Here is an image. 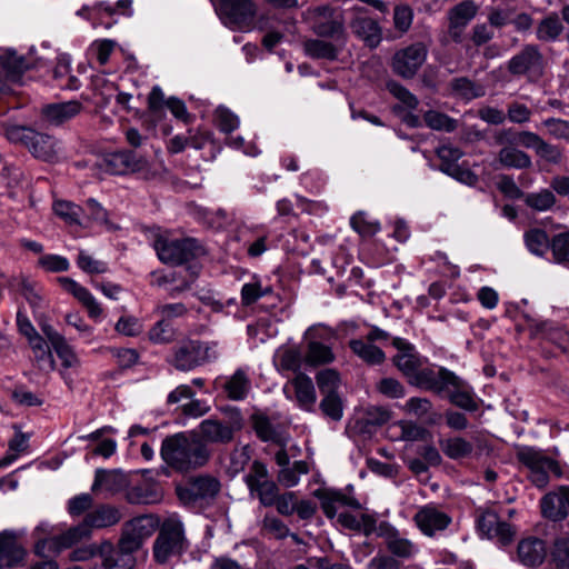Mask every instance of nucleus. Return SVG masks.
Listing matches in <instances>:
<instances>
[{"label":"nucleus","instance_id":"f257e3e1","mask_svg":"<svg viewBox=\"0 0 569 569\" xmlns=\"http://www.w3.org/2000/svg\"><path fill=\"white\" fill-rule=\"evenodd\" d=\"M160 456L174 471L187 473L207 466L212 450L196 431L178 432L162 440Z\"/></svg>","mask_w":569,"mask_h":569},{"label":"nucleus","instance_id":"f03ea898","mask_svg":"<svg viewBox=\"0 0 569 569\" xmlns=\"http://www.w3.org/2000/svg\"><path fill=\"white\" fill-rule=\"evenodd\" d=\"M418 383L420 388L437 395L447 393L450 402L463 410L473 412L479 408L471 387L445 367L426 369L419 375Z\"/></svg>","mask_w":569,"mask_h":569},{"label":"nucleus","instance_id":"7ed1b4c3","mask_svg":"<svg viewBox=\"0 0 569 569\" xmlns=\"http://www.w3.org/2000/svg\"><path fill=\"white\" fill-rule=\"evenodd\" d=\"M1 131L8 141L22 146L37 160L47 163H57L60 160L61 142L52 134L9 123H2Z\"/></svg>","mask_w":569,"mask_h":569},{"label":"nucleus","instance_id":"20e7f679","mask_svg":"<svg viewBox=\"0 0 569 569\" xmlns=\"http://www.w3.org/2000/svg\"><path fill=\"white\" fill-rule=\"evenodd\" d=\"M493 141L499 146L495 157V164L501 169L527 170L532 167L531 157L517 144H521L520 131L512 128H503L495 131Z\"/></svg>","mask_w":569,"mask_h":569},{"label":"nucleus","instance_id":"39448f33","mask_svg":"<svg viewBox=\"0 0 569 569\" xmlns=\"http://www.w3.org/2000/svg\"><path fill=\"white\" fill-rule=\"evenodd\" d=\"M316 382L322 399L319 409L331 421L338 422L343 417L345 403L338 390L341 385L340 373L332 368L322 369L316 375Z\"/></svg>","mask_w":569,"mask_h":569},{"label":"nucleus","instance_id":"423d86ee","mask_svg":"<svg viewBox=\"0 0 569 569\" xmlns=\"http://www.w3.org/2000/svg\"><path fill=\"white\" fill-rule=\"evenodd\" d=\"M184 532L181 521L170 517L163 521L153 542V557L160 563H167L170 558L180 556L184 550Z\"/></svg>","mask_w":569,"mask_h":569},{"label":"nucleus","instance_id":"0eeeda50","mask_svg":"<svg viewBox=\"0 0 569 569\" xmlns=\"http://www.w3.org/2000/svg\"><path fill=\"white\" fill-rule=\"evenodd\" d=\"M217 343H207L200 340H183L173 349L169 361L179 371L192 370L217 357Z\"/></svg>","mask_w":569,"mask_h":569},{"label":"nucleus","instance_id":"6e6552de","mask_svg":"<svg viewBox=\"0 0 569 569\" xmlns=\"http://www.w3.org/2000/svg\"><path fill=\"white\" fill-rule=\"evenodd\" d=\"M306 19L311 29L320 37L331 38L341 46L346 42V31L341 14L329 6L310 8L306 12Z\"/></svg>","mask_w":569,"mask_h":569},{"label":"nucleus","instance_id":"1a4fd4ad","mask_svg":"<svg viewBox=\"0 0 569 569\" xmlns=\"http://www.w3.org/2000/svg\"><path fill=\"white\" fill-rule=\"evenodd\" d=\"M428 52V46L422 41L398 49L390 61L391 71L406 80L415 78L425 64Z\"/></svg>","mask_w":569,"mask_h":569},{"label":"nucleus","instance_id":"9d476101","mask_svg":"<svg viewBox=\"0 0 569 569\" xmlns=\"http://www.w3.org/2000/svg\"><path fill=\"white\" fill-rule=\"evenodd\" d=\"M517 458L530 470V480L538 488H545L549 483V472L558 478L562 476V470L556 460L533 448H521L517 452Z\"/></svg>","mask_w":569,"mask_h":569},{"label":"nucleus","instance_id":"9b49d317","mask_svg":"<svg viewBox=\"0 0 569 569\" xmlns=\"http://www.w3.org/2000/svg\"><path fill=\"white\" fill-rule=\"evenodd\" d=\"M244 482L252 497L258 498L263 507H272L277 503V496L280 492L278 483L270 479L267 466L254 460L244 476Z\"/></svg>","mask_w":569,"mask_h":569},{"label":"nucleus","instance_id":"f8f14e48","mask_svg":"<svg viewBox=\"0 0 569 569\" xmlns=\"http://www.w3.org/2000/svg\"><path fill=\"white\" fill-rule=\"evenodd\" d=\"M221 488L220 481L210 475H200L188 479L176 487L179 500L188 506L198 501L211 500L217 497Z\"/></svg>","mask_w":569,"mask_h":569},{"label":"nucleus","instance_id":"ddd939ff","mask_svg":"<svg viewBox=\"0 0 569 569\" xmlns=\"http://www.w3.org/2000/svg\"><path fill=\"white\" fill-rule=\"evenodd\" d=\"M154 247L159 259L170 264H181L203 253V248L192 238L158 239Z\"/></svg>","mask_w":569,"mask_h":569},{"label":"nucleus","instance_id":"4468645a","mask_svg":"<svg viewBox=\"0 0 569 569\" xmlns=\"http://www.w3.org/2000/svg\"><path fill=\"white\" fill-rule=\"evenodd\" d=\"M241 428L242 418L237 411L231 421L226 422L216 418L202 420L196 433L208 447L209 445H228L233 440L236 431Z\"/></svg>","mask_w":569,"mask_h":569},{"label":"nucleus","instance_id":"2eb2a0df","mask_svg":"<svg viewBox=\"0 0 569 569\" xmlns=\"http://www.w3.org/2000/svg\"><path fill=\"white\" fill-rule=\"evenodd\" d=\"M545 58L537 44H526L508 62L507 69L512 76H527L530 80L542 77Z\"/></svg>","mask_w":569,"mask_h":569},{"label":"nucleus","instance_id":"dca6fc26","mask_svg":"<svg viewBox=\"0 0 569 569\" xmlns=\"http://www.w3.org/2000/svg\"><path fill=\"white\" fill-rule=\"evenodd\" d=\"M218 11L227 24L239 30H250L258 6L253 0H219Z\"/></svg>","mask_w":569,"mask_h":569},{"label":"nucleus","instance_id":"f3484780","mask_svg":"<svg viewBox=\"0 0 569 569\" xmlns=\"http://www.w3.org/2000/svg\"><path fill=\"white\" fill-rule=\"evenodd\" d=\"M392 346L398 350L392 359L395 366L409 378L411 385L420 388L419 375L427 368H421L423 360L416 351L415 346L402 338H393Z\"/></svg>","mask_w":569,"mask_h":569},{"label":"nucleus","instance_id":"a211bd4d","mask_svg":"<svg viewBox=\"0 0 569 569\" xmlns=\"http://www.w3.org/2000/svg\"><path fill=\"white\" fill-rule=\"evenodd\" d=\"M97 166L110 174H128L143 170L147 162L131 151H117L106 154Z\"/></svg>","mask_w":569,"mask_h":569},{"label":"nucleus","instance_id":"6ab92c4d","mask_svg":"<svg viewBox=\"0 0 569 569\" xmlns=\"http://www.w3.org/2000/svg\"><path fill=\"white\" fill-rule=\"evenodd\" d=\"M477 525L483 536L489 539H497L502 546L509 545L516 535L513 527L502 521L492 510L480 511Z\"/></svg>","mask_w":569,"mask_h":569},{"label":"nucleus","instance_id":"aec40b11","mask_svg":"<svg viewBox=\"0 0 569 569\" xmlns=\"http://www.w3.org/2000/svg\"><path fill=\"white\" fill-rule=\"evenodd\" d=\"M548 555V548L545 540L529 536L522 538L517 546V559L527 568L540 567Z\"/></svg>","mask_w":569,"mask_h":569},{"label":"nucleus","instance_id":"412c9836","mask_svg":"<svg viewBox=\"0 0 569 569\" xmlns=\"http://www.w3.org/2000/svg\"><path fill=\"white\" fill-rule=\"evenodd\" d=\"M477 12L478 7L472 1L460 2L450 9L448 34L452 41L457 43L462 41L463 30Z\"/></svg>","mask_w":569,"mask_h":569},{"label":"nucleus","instance_id":"4be33fe9","mask_svg":"<svg viewBox=\"0 0 569 569\" xmlns=\"http://www.w3.org/2000/svg\"><path fill=\"white\" fill-rule=\"evenodd\" d=\"M440 448L448 458L459 460L470 457L475 448L482 451L486 448V442L481 435L477 433L471 437V440H467L462 437H452L441 440Z\"/></svg>","mask_w":569,"mask_h":569},{"label":"nucleus","instance_id":"5701e85b","mask_svg":"<svg viewBox=\"0 0 569 569\" xmlns=\"http://www.w3.org/2000/svg\"><path fill=\"white\" fill-rule=\"evenodd\" d=\"M82 109V103L77 100L49 103L42 107L41 118L49 126L59 127L77 117Z\"/></svg>","mask_w":569,"mask_h":569},{"label":"nucleus","instance_id":"b1692460","mask_svg":"<svg viewBox=\"0 0 569 569\" xmlns=\"http://www.w3.org/2000/svg\"><path fill=\"white\" fill-rule=\"evenodd\" d=\"M542 516L551 521H561L568 516L569 487H560L541 499Z\"/></svg>","mask_w":569,"mask_h":569},{"label":"nucleus","instance_id":"393cba45","mask_svg":"<svg viewBox=\"0 0 569 569\" xmlns=\"http://www.w3.org/2000/svg\"><path fill=\"white\" fill-rule=\"evenodd\" d=\"M40 328L61 360L62 367L66 369L78 368L80 360L64 337L47 322L40 323Z\"/></svg>","mask_w":569,"mask_h":569},{"label":"nucleus","instance_id":"a878e982","mask_svg":"<svg viewBox=\"0 0 569 569\" xmlns=\"http://www.w3.org/2000/svg\"><path fill=\"white\" fill-rule=\"evenodd\" d=\"M521 146L533 149L537 157L543 161L558 164L562 159V151L559 147L548 143L539 134L532 131H520Z\"/></svg>","mask_w":569,"mask_h":569},{"label":"nucleus","instance_id":"bb28decb","mask_svg":"<svg viewBox=\"0 0 569 569\" xmlns=\"http://www.w3.org/2000/svg\"><path fill=\"white\" fill-rule=\"evenodd\" d=\"M129 486V479L127 475L120 470H104L97 469L94 473V480L91 487L93 493L107 492L109 495H116Z\"/></svg>","mask_w":569,"mask_h":569},{"label":"nucleus","instance_id":"cd10ccee","mask_svg":"<svg viewBox=\"0 0 569 569\" xmlns=\"http://www.w3.org/2000/svg\"><path fill=\"white\" fill-rule=\"evenodd\" d=\"M289 385L293 388L298 406L306 411H313L317 402V392L312 379L303 372H298L289 381Z\"/></svg>","mask_w":569,"mask_h":569},{"label":"nucleus","instance_id":"c85d7f7f","mask_svg":"<svg viewBox=\"0 0 569 569\" xmlns=\"http://www.w3.org/2000/svg\"><path fill=\"white\" fill-rule=\"evenodd\" d=\"M121 518V512L117 507L103 503L87 512L83 521L92 533L93 529H103L117 525Z\"/></svg>","mask_w":569,"mask_h":569},{"label":"nucleus","instance_id":"c756f323","mask_svg":"<svg viewBox=\"0 0 569 569\" xmlns=\"http://www.w3.org/2000/svg\"><path fill=\"white\" fill-rule=\"evenodd\" d=\"M415 521L425 535L432 536L449 526L450 517L435 507H425L416 513Z\"/></svg>","mask_w":569,"mask_h":569},{"label":"nucleus","instance_id":"7c9ffc66","mask_svg":"<svg viewBox=\"0 0 569 569\" xmlns=\"http://www.w3.org/2000/svg\"><path fill=\"white\" fill-rule=\"evenodd\" d=\"M163 492L159 485L142 481L127 489L124 498L131 505H152L162 500Z\"/></svg>","mask_w":569,"mask_h":569},{"label":"nucleus","instance_id":"2f4dec72","mask_svg":"<svg viewBox=\"0 0 569 569\" xmlns=\"http://www.w3.org/2000/svg\"><path fill=\"white\" fill-rule=\"evenodd\" d=\"M24 556L26 550L18 542L14 533L8 531L0 533V569L19 565Z\"/></svg>","mask_w":569,"mask_h":569},{"label":"nucleus","instance_id":"473e14b6","mask_svg":"<svg viewBox=\"0 0 569 569\" xmlns=\"http://www.w3.org/2000/svg\"><path fill=\"white\" fill-rule=\"evenodd\" d=\"M350 29L370 48H376L381 41V29L378 22L368 16L357 14L350 21Z\"/></svg>","mask_w":569,"mask_h":569},{"label":"nucleus","instance_id":"72a5a7b5","mask_svg":"<svg viewBox=\"0 0 569 569\" xmlns=\"http://www.w3.org/2000/svg\"><path fill=\"white\" fill-rule=\"evenodd\" d=\"M565 30L561 18L557 12L543 17L536 27V38L541 42H556Z\"/></svg>","mask_w":569,"mask_h":569},{"label":"nucleus","instance_id":"f704fd0d","mask_svg":"<svg viewBox=\"0 0 569 569\" xmlns=\"http://www.w3.org/2000/svg\"><path fill=\"white\" fill-rule=\"evenodd\" d=\"M0 66L8 80L17 82L22 74L30 69V63L23 56L13 50H7L0 54Z\"/></svg>","mask_w":569,"mask_h":569},{"label":"nucleus","instance_id":"c9c22d12","mask_svg":"<svg viewBox=\"0 0 569 569\" xmlns=\"http://www.w3.org/2000/svg\"><path fill=\"white\" fill-rule=\"evenodd\" d=\"M143 545V541L140 540L132 531H130L126 526L122 528V533L118 542L119 553L123 559L122 567L123 569H133L136 566V559L133 553L138 551Z\"/></svg>","mask_w":569,"mask_h":569},{"label":"nucleus","instance_id":"e433bc0d","mask_svg":"<svg viewBox=\"0 0 569 569\" xmlns=\"http://www.w3.org/2000/svg\"><path fill=\"white\" fill-rule=\"evenodd\" d=\"M338 43L333 44L321 39H308L303 41L302 47L306 56L312 59L336 60L343 47L340 42Z\"/></svg>","mask_w":569,"mask_h":569},{"label":"nucleus","instance_id":"4c0bfd02","mask_svg":"<svg viewBox=\"0 0 569 569\" xmlns=\"http://www.w3.org/2000/svg\"><path fill=\"white\" fill-rule=\"evenodd\" d=\"M349 347L355 355L368 365H380L385 361V352L377 346L362 339L350 340Z\"/></svg>","mask_w":569,"mask_h":569},{"label":"nucleus","instance_id":"58836bf2","mask_svg":"<svg viewBox=\"0 0 569 569\" xmlns=\"http://www.w3.org/2000/svg\"><path fill=\"white\" fill-rule=\"evenodd\" d=\"M451 91L455 96L463 100H472L483 97L486 93L482 84L476 83L467 77L455 78L450 82Z\"/></svg>","mask_w":569,"mask_h":569},{"label":"nucleus","instance_id":"ea45409f","mask_svg":"<svg viewBox=\"0 0 569 569\" xmlns=\"http://www.w3.org/2000/svg\"><path fill=\"white\" fill-rule=\"evenodd\" d=\"M251 422L257 437L261 441H272L280 446H286V442L281 439L267 416L254 413L251 416Z\"/></svg>","mask_w":569,"mask_h":569},{"label":"nucleus","instance_id":"a19ab883","mask_svg":"<svg viewBox=\"0 0 569 569\" xmlns=\"http://www.w3.org/2000/svg\"><path fill=\"white\" fill-rule=\"evenodd\" d=\"M335 353L331 348L319 341H310L308 343V350L305 356V361L312 366L329 365L335 361Z\"/></svg>","mask_w":569,"mask_h":569},{"label":"nucleus","instance_id":"79ce46f5","mask_svg":"<svg viewBox=\"0 0 569 569\" xmlns=\"http://www.w3.org/2000/svg\"><path fill=\"white\" fill-rule=\"evenodd\" d=\"M91 537V532L87 525L82 520L77 526L69 528L67 531L59 536H56V541L61 552L63 549H68L79 543L80 541Z\"/></svg>","mask_w":569,"mask_h":569},{"label":"nucleus","instance_id":"37998d69","mask_svg":"<svg viewBox=\"0 0 569 569\" xmlns=\"http://www.w3.org/2000/svg\"><path fill=\"white\" fill-rule=\"evenodd\" d=\"M140 540L144 541L158 527V519L152 515L136 517L124 523Z\"/></svg>","mask_w":569,"mask_h":569},{"label":"nucleus","instance_id":"c03bdc74","mask_svg":"<svg viewBox=\"0 0 569 569\" xmlns=\"http://www.w3.org/2000/svg\"><path fill=\"white\" fill-rule=\"evenodd\" d=\"M10 286L19 291L30 303L31 307L37 308L40 306L42 298L40 292L36 289V283L24 276L13 277L10 280Z\"/></svg>","mask_w":569,"mask_h":569},{"label":"nucleus","instance_id":"a18cd8bd","mask_svg":"<svg viewBox=\"0 0 569 569\" xmlns=\"http://www.w3.org/2000/svg\"><path fill=\"white\" fill-rule=\"evenodd\" d=\"M96 557L101 559L102 567L104 569H123V559L119 553V549L116 550L114 546L109 540H103L100 543H97Z\"/></svg>","mask_w":569,"mask_h":569},{"label":"nucleus","instance_id":"49530a36","mask_svg":"<svg viewBox=\"0 0 569 569\" xmlns=\"http://www.w3.org/2000/svg\"><path fill=\"white\" fill-rule=\"evenodd\" d=\"M249 388V379L242 370H237L224 385L227 396L232 400L243 399L248 393Z\"/></svg>","mask_w":569,"mask_h":569},{"label":"nucleus","instance_id":"de8ad7c7","mask_svg":"<svg viewBox=\"0 0 569 569\" xmlns=\"http://www.w3.org/2000/svg\"><path fill=\"white\" fill-rule=\"evenodd\" d=\"M426 124L437 131L452 132L458 128V121L446 113L428 110L423 114Z\"/></svg>","mask_w":569,"mask_h":569},{"label":"nucleus","instance_id":"09e8293b","mask_svg":"<svg viewBox=\"0 0 569 569\" xmlns=\"http://www.w3.org/2000/svg\"><path fill=\"white\" fill-rule=\"evenodd\" d=\"M550 561L556 569H569V538L555 539L550 548Z\"/></svg>","mask_w":569,"mask_h":569},{"label":"nucleus","instance_id":"8fccbe9b","mask_svg":"<svg viewBox=\"0 0 569 569\" xmlns=\"http://www.w3.org/2000/svg\"><path fill=\"white\" fill-rule=\"evenodd\" d=\"M525 241L527 248L537 256H542L550 248L551 243L547 232L538 228L527 231L525 233Z\"/></svg>","mask_w":569,"mask_h":569},{"label":"nucleus","instance_id":"3c124183","mask_svg":"<svg viewBox=\"0 0 569 569\" xmlns=\"http://www.w3.org/2000/svg\"><path fill=\"white\" fill-rule=\"evenodd\" d=\"M525 203L537 211H546L556 203V197L549 189H542L538 192H531L525 196Z\"/></svg>","mask_w":569,"mask_h":569},{"label":"nucleus","instance_id":"603ef678","mask_svg":"<svg viewBox=\"0 0 569 569\" xmlns=\"http://www.w3.org/2000/svg\"><path fill=\"white\" fill-rule=\"evenodd\" d=\"M177 331L171 322L163 319L157 321L149 330V339L154 343H170L176 339Z\"/></svg>","mask_w":569,"mask_h":569},{"label":"nucleus","instance_id":"864d4df0","mask_svg":"<svg viewBox=\"0 0 569 569\" xmlns=\"http://www.w3.org/2000/svg\"><path fill=\"white\" fill-rule=\"evenodd\" d=\"M387 548L392 555L400 558H410L416 552L415 545L398 533H392L387 538Z\"/></svg>","mask_w":569,"mask_h":569},{"label":"nucleus","instance_id":"5fc2aeb1","mask_svg":"<svg viewBox=\"0 0 569 569\" xmlns=\"http://www.w3.org/2000/svg\"><path fill=\"white\" fill-rule=\"evenodd\" d=\"M54 213L64 220L68 224H79V218L82 212V209L69 201L57 200L53 203Z\"/></svg>","mask_w":569,"mask_h":569},{"label":"nucleus","instance_id":"6e6d98bb","mask_svg":"<svg viewBox=\"0 0 569 569\" xmlns=\"http://www.w3.org/2000/svg\"><path fill=\"white\" fill-rule=\"evenodd\" d=\"M313 496L320 500L325 515L332 519L337 515L336 503H339L340 492L329 489H317Z\"/></svg>","mask_w":569,"mask_h":569},{"label":"nucleus","instance_id":"4d7b16f0","mask_svg":"<svg viewBox=\"0 0 569 569\" xmlns=\"http://www.w3.org/2000/svg\"><path fill=\"white\" fill-rule=\"evenodd\" d=\"M550 249L557 262L569 263V231L556 234L551 239Z\"/></svg>","mask_w":569,"mask_h":569},{"label":"nucleus","instance_id":"13d9d810","mask_svg":"<svg viewBox=\"0 0 569 569\" xmlns=\"http://www.w3.org/2000/svg\"><path fill=\"white\" fill-rule=\"evenodd\" d=\"M302 355L298 348L284 349L279 356L281 370L292 371L296 375L301 372Z\"/></svg>","mask_w":569,"mask_h":569},{"label":"nucleus","instance_id":"bf43d9fd","mask_svg":"<svg viewBox=\"0 0 569 569\" xmlns=\"http://www.w3.org/2000/svg\"><path fill=\"white\" fill-rule=\"evenodd\" d=\"M437 156L440 159V170L447 172V168L459 164L458 161L463 156V152L458 147L451 144H445L436 150Z\"/></svg>","mask_w":569,"mask_h":569},{"label":"nucleus","instance_id":"052dcab7","mask_svg":"<svg viewBox=\"0 0 569 569\" xmlns=\"http://www.w3.org/2000/svg\"><path fill=\"white\" fill-rule=\"evenodd\" d=\"M387 89L396 99L401 101L407 108L416 109L418 107V98L399 82L389 81L387 83Z\"/></svg>","mask_w":569,"mask_h":569},{"label":"nucleus","instance_id":"680f3d73","mask_svg":"<svg viewBox=\"0 0 569 569\" xmlns=\"http://www.w3.org/2000/svg\"><path fill=\"white\" fill-rule=\"evenodd\" d=\"M73 297L83 305L91 318L97 319L101 316L102 308L87 288L80 284Z\"/></svg>","mask_w":569,"mask_h":569},{"label":"nucleus","instance_id":"e2e57ef3","mask_svg":"<svg viewBox=\"0 0 569 569\" xmlns=\"http://www.w3.org/2000/svg\"><path fill=\"white\" fill-rule=\"evenodd\" d=\"M216 122L220 131L224 133H230L239 127L238 117L223 107H219L216 110Z\"/></svg>","mask_w":569,"mask_h":569},{"label":"nucleus","instance_id":"0e129e2a","mask_svg":"<svg viewBox=\"0 0 569 569\" xmlns=\"http://www.w3.org/2000/svg\"><path fill=\"white\" fill-rule=\"evenodd\" d=\"M93 506V497L90 493H81L74 496L68 501L67 510L70 516L78 517L89 510Z\"/></svg>","mask_w":569,"mask_h":569},{"label":"nucleus","instance_id":"69168bd1","mask_svg":"<svg viewBox=\"0 0 569 569\" xmlns=\"http://www.w3.org/2000/svg\"><path fill=\"white\" fill-rule=\"evenodd\" d=\"M262 529L276 539H284L290 535L289 528L284 525V522L274 516L267 515L263 518Z\"/></svg>","mask_w":569,"mask_h":569},{"label":"nucleus","instance_id":"338daca9","mask_svg":"<svg viewBox=\"0 0 569 569\" xmlns=\"http://www.w3.org/2000/svg\"><path fill=\"white\" fill-rule=\"evenodd\" d=\"M446 173L467 186H475L479 181L478 176L465 163L447 168Z\"/></svg>","mask_w":569,"mask_h":569},{"label":"nucleus","instance_id":"774afa93","mask_svg":"<svg viewBox=\"0 0 569 569\" xmlns=\"http://www.w3.org/2000/svg\"><path fill=\"white\" fill-rule=\"evenodd\" d=\"M376 388L381 395L391 399H398L405 396L403 386L397 379L393 378L381 379L377 383Z\"/></svg>","mask_w":569,"mask_h":569}]
</instances>
